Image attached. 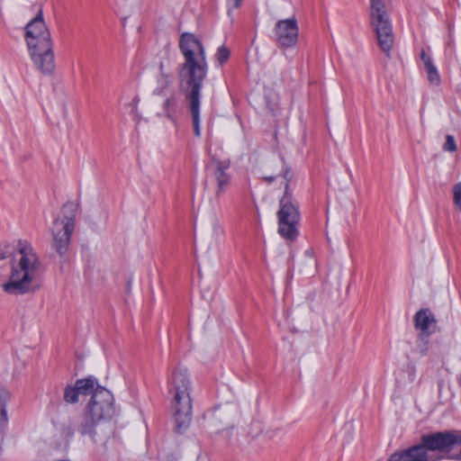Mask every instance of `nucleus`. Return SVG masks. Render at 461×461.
<instances>
[{
	"label": "nucleus",
	"mask_w": 461,
	"mask_h": 461,
	"mask_svg": "<svg viewBox=\"0 0 461 461\" xmlns=\"http://www.w3.org/2000/svg\"><path fill=\"white\" fill-rule=\"evenodd\" d=\"M25 41L28 48L52 43L50 33L43 20L42 11L26 25Z\"/></svg>",
	"instance_id": "nucleus-12"
},
{
	"label": "nucleus",
	"mask_w": 461,
	"mask_h": 461,
	"mask_svg": "<svg viewBox=\"0 0 461 461\" xmlns=\"http://www.w3.org/2000/svg\"><path fill=\"white\" fill-rule=\"evenodd\" d=\"M425 69L427 72L428 79L430 84L438 86L440 84V76L438 71L432 63L425 66Z\"/></svg>",
	"instance_id": "nucleus-22"
},
{
	"label": "nucleus",
	"mask_w": 461,
	"mask_h": 461,
	"mask_svg": "<svg viewBox=\"0 0 461 461\" xmlns=\"http://www.w3.org/2000/svg\"><path fill=\"white\" fill-rule=\"evenodd\" d=\"M178 110V97L175 91L167 95L160 105V110L157 113L159 118H166L168 121L175 122L176 113Z\"/></svg>",
	"instance_id": "nucleus-15"
},
{
	"label": "nucleus",
	"mask_w": 461,
	"mask_h": 461,
	"mask_svg": "<svg viewBox=\"0 0 461 461\" xmlns=\"http://www.w3.org/2000/svg\"><path fill=\"white\" fill-rule=\"evenodd\" d=\"M230 162L229 159L219 160L212 157L206 164V178L204 186L213 193L212 203L219 204L220 199L227 192L231 185V175L230 173Z\"/></svg>",
	"instance_id": "nucleus-6"
},
{
	"label": "nucleus",
	"mask_w": 461,
	"mask_h": 461,
	"mask_svg": "<svg viewBox=\"0 0 461 461\" xmlns=\"http://www.w3.org/2000/svg\"><path fill=\"white\" fill-rule=\"evenodd\" d=\"M276 178V176H265V179L268 182V183H271L272 181H274L275 179Z\"/></svg>",
	"instance_id": "nucleus-29"
},
{
	"label": "nucleus",
	"mask_w": 461,
	"mask_h": 461,
	"mask_svg": "<svg viewBox=\"0 0 461 461\" xmlns=\"http://www.w3.org/2000/svg\"><path fill=\"white\" fill-rule=\"evenodd\" d=\"M75 384L79 396L91 395L92 397L95 393L97 386H100L97 380L93 376L78 379Z\"/></svg>",
	"instance_id": "nucleus-17"
},
{
	"label": "nucleus",
	"mask_w": 461,
	"mask_h": 461,
	"mask_svg": "<svg viewBox=\"0 0 461 461\" xmlns=\"http://www.w3.org/2000/svg\"><path fill=\"white\" fill-rule=\"evenodd\" d=\"M230 55V50L225 46H220L216 51V61L221 66L227 62Z\"/></svg>",
	"instance_id": "nucleus-23"
},
{
	"label": "nucleus",
	"mask_w": 461,
	"mask_h": 461,
	"mask_svg": "<svg viewBox=\"0 0 461 461\" xmlns=\"http://www.w3.org/2000/svg\"><path fill=\"white\" fill-rule=\"evenodd\" d=\"M64 400L68 403H76L79 400L76 384L74 385H67L64 390Z\"/></svg>",
	"instance_id": "nucleus-21"
},
{
	"label": "nucleus",
	"mask_w": 461,
	"mask_h": 461,
	"mask_svg": "<svg viewBox=\"0 0 461 461\" xmlns=\"http://www.w3.org/2000/svg\"><path fill=\"white\" fill-rule=\"evenodd\" d=\"M441 443L438 438L424 434L419 444L392 454L387 461H440V457L429 449L442 447Z\"/></svg>",
	"instance_id": "nucleus-8"
},
{
	"label": "nucleus",
	"mask_w": 461,
	"mask_h": 461,
	"mask_svg": "<svg viewBox=\"0 0 461 461\" xmlns=\"http://www.w3.org/2000/svg\"><path fill=\"white\" fill-rule=\"evenodd\" d=\"M20 258L12 267L7 282L2 285L5 293L12 295L34 294L41 287V262L29 245L20 242Z\"/></svg>",
	"instance_id": "nucleus-2"
},
{
	"label": "nucleus",
	"mask_w": 461,
	"mask_h": 461,
	"mask_svg": "<svg viewBox=\"0 0 461 461\" xmlns=\"http://www.w3.org/2000/svg\"><path fill=\"white\" fill-rule=\"evenodd\" d=\"M435 322L436 320L434 318V315L428 309H421L418 311L415 314V328L420 330L422 335L428 336L429 334V329L430 325Z\"/></svg>",
	"instance_id": "nucleus-16"
},
{
	"label": "nucleus",
	"mask_w": 461,
	"mask_h": 461,
	"mask_svg": "<svg viewBox=\"0 0 461 461\" xmlns=\"http://www.w3.org/2000/svg\"><path fill=\"white\" fill-rule=\"evenodd\" d=\"M453 202L456 208L461 212V183L453 186Z\"/></svg>",
	"instance_id": "nucleus-25"
},
{
	"label": "nucleus",
	"mask_w": 461,
	"mask_h": 461,
	"mask_svg": "<svg viewBox=\"0 0 461 461\" xmlns=\"http://www.w3.org/2000/svg\"><path fill=\"white\" fill-rule=\"evenodd\" d=\"M114 399L110 391L103 386H97L86 408L100 420L111 419L114 414Z\"/></svg>",
	"instance_id": "nucleus-10"
},
{
	"label": "nucleus",
	"mask_w": 461,
	"mask_h": 461,
	"mask_svg": "<svg viewBox=\"0 0 461 461\" xmlns=\"http://www.w3.org/2000/svg\"><path fill=\"white\" fill-rule=\"evenodd\" d=\"M242 0H233V7L238 8L240 6Z\"/></svg>",
	"instance_id": "nucleus-27"
},
{
	"label": "nucleus",
	"mask_w": 461,
	"mask_h": 461,
	"mask_svg": "<svg viewBox=\"0 0 461 461\" xmlns=\"http://www.w3.org/2000/svg\"><path fill=\"white\" fill-rule=\"evenodd\" d=\"M426 437H435L442 442V447L429 449L440 457V461L445 457L461 460V430L437 431L426 434Z\"/></svg>",
	"instance_id": "nucleus-9"
},
{
	"label": "nucleus",
	"mask_w": 461,
	"mask_h": 461,
	"mask_svg": "<svg viewBox=\"0 0 461 461\" xmlns=\"http://www.w3.org/2000/svg\"><path fill=\"white\" fill-rule=\"evenodd\" d=\"M224 228L217 218L212 220L211 238L215 242H220L224 237Z\"/></svg>",
	"instance_id": "nucleus-20"
},
{
	"label": "nucleus",
	"mask_w": 461,
	"mask_h": 461,
	"mask_svg": "<svg viewBox=\"0 0 461 461\" xmlns=\"http://www.w3.org/2000/svg\"><path fill=\"white\" fill-rule=\"evenodd\" d=\"M35 68L44 76H51L55 70V58L52 43L28 48Z\"/></svg>",
	"instance_id": "nucleus-13"
},
{
	"label": "nucleus",
	"mask_w": 461,
	"mask_h": 461,
	"mask_svg": "<svg viewBox=\"0 0 461 461\" xmlns=\"http://www.w3.org/2000/svg\"><path fill=\"white\" fill-rule=\"evenodd\" d=\"M273 32L275 41L279 48H293L298 42L299 27L294 17L277 21Z\"/></svg>",
	"instance_id": "nucleus-11"
},
{
	"label": "nucleus",
	"mask_w": 461,
	"mask_h": 461,
	"mask_svg": "<svg viewBox=\"0 0 461 461\" xmlns=\"http://www.w3.org/2000/svg\"><path fill=\"white\" fill-rule=\"evenodd\" d=\"M167 389L172 395L176 429L181 433L188 428L192 420V382L185 367L178 366L171 371L167 379Z\"/></svg>",
	"instance_id": "nucleus-3"
},
{
	"label": "nucleus",
	"mask_w": 461,
	"mask_h": 461,
	"mask_svg": "<svg viewBox=\"0 0 461 461\" xmlns=\"http://www.w3.org/2000/svg\"><path fill=\"white\" fill-rule=\"evenodd\" d=\"M442 149L447 152H455L457 149V145L453 135H447L446 141L442 146Z\"/></svg>",
	"instance_id": "nucleus-24"
},
{
	"label": "nucleus",
	"mask_w": 461,
	"mask_h": 461,
	"mask_svg": "<svg viewBox=\"0 0 461 461\" xmlns=\"http://www.w3.org/2000/svg\"><path fill=\"white\" fill-rule=\"evenodd\" d=\"M174 73L168 64L160 61L158 72L156 76V86L153 89L154 95H163L169 87L173 86Z\"/></svg>",
	"instance_id": "nucleus-14"
},
{
	"label": "nucleus",
	"mask_w": 461,
	"mask_h": 461,
	"mask_svg": "<svg viewBox=\"0 0 461 461\" xmlns=\"http://www.w3.org/2000/svg\"><path fill=\"white\" fill-rule=\"evenodd\" d=\"M179 50L184 61L178 68L179 88L188 103L194 132L201 136V90L208 74L205 49L193 33L184 32L179 38Z\"/></svg>",
	"instance_id": "nucleus-1"
},
{
	"label": "nucleus",
	"mask_w": 461,
	"mask_h": 461,
	"mask_svg": "<svg viewBox=\"0 0 461 461\" xmlns=\"http://www.w3.org/2000/svg\"><path fill=\"white\" fill-rule=\"evenodd\" d=\"M99 421L101 420L99 419H95V417L86 408V412L81 417L78 430L82 435H92Z\"/></svg>",
	"instance_id": "nucleus-18"
},
{
	"label": "nucleus",
	"mask_w": 461,
	"mask_h": 461,
	"mask_svg": "<svg viewBox=\"0 0 461 461\" xmlns=\"http://www.w3.org/2000/svg\"><path fill=\"white\" fill-rule=\"evenodd\" d=\"M6 257V253L2 249H0V260L5 259Z\"/></svg>",
	"instance_id": "nucleus-28"
},
{
	"label": "nucleus",
	"mask_w": 461,
	"mask_h": 461,
	"mask_svg": "<svg viewBox=\"0 0 461 461\" xmlns=\"http://www.w3.org/2000/svg\"><path fill=\"white\" fill-rule=\"evenodd\" d=\"M391 0H370L369 18L378 41V45L387 57H390L394 36L393 26L387 13Z\"/></svg>",
	"instance_id": "nucleus-5"
},
{
	"label": "nucleus",
	"mask_w": 461,
	"mask_h": 461,
	"mask_svg": "<svg viewBox=\"0 0 461 461\" xmlns=\"http://www.w3.org/2000/svg\"><path fill=\"white\" fill-rule=\"evenodd\" d=\"M9 397V392L0 384V430H5L8 423L6 402Z\"/></svg>",
	"instance_id": "nucleus-19"
},
{
	"label": "nucleus",
	"mask_w": 461,
	"mask_h": 461,
	"mask_svg": "<svg viewBox=\"0 0 461 461\" xmlns=\"http://www.w3.org/2000/svg\"><path fill=\"white\" fill-rule=\"evenodd\" d=\"M76 206L67 203L62 207L60 216L56 218L51 228L53 245L56 251L63 256L68 250L71 235L75 229Z\"/></svg>",
	"instance_id": "nucleus-7"
},
{
	"label": "nucleus",
	"mask_w": 461,
	"mask_h": 461,
	"mask_svg": "<svg viewBox=\"0 0 461 461\" xmlns=\"http://www.w3.org/2000/svg\"><path fill=\"white\" fill-rule=\"evenodd\" d=\"M420 59L423 61L424 67L432 63L430 57L425 52V50L421 51Z\"/></svg>",
	"instance_id": "nucleus-26"
},
{
	"label": "nucleus",
	"mask_w": 461,
	"mask_h": 461,
	"mask_svg": "<svg viewBox=\"0 0 461 461\" xmlns=\"http://www.w3.org/2000/svg\"><path fill=\"white\" fill-rule=\"evenodd\" d=\"M292 177L293 174L290 169L285 168L283 173L285 194L280 199V208L277 212L278 233L282 238L289 241H294L297 239L300 221L298 205L294 202L292 194L289 192V182Z\"/></svg>",
	"instance_id": "nucleus-4"
}]
</instances>
